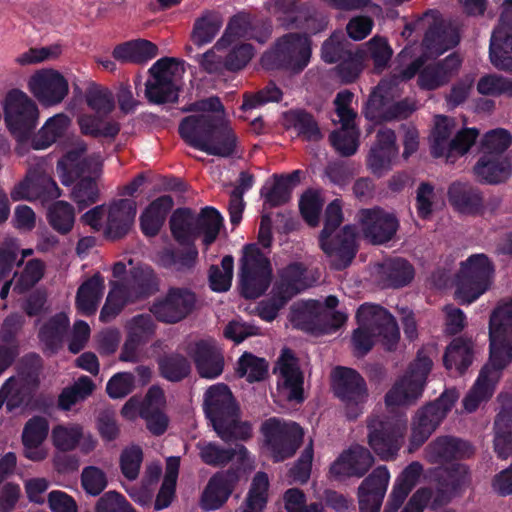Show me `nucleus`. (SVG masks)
I'll return each mask as SVG.
<instances>
[{
	"label": "nucleus",
	"mask_w": 512,
	"mask_h": 512,
	"mask_svg": "<svg viewBox=\"0 0 512 512\" xmlns=\"http://www.w3.org/2000/svg\"><path fill=\"white\" fill-rule=\"evenodd\" d=\"M279 377L278 388L286 393L290 402L302 403L304 396V375L300 369L298 358L289 348H284L278 359Z\"/></svg>",
	"instance_id": "a211bd4d"
},
{
	"label": "nucleus",
	"mask_w": 512,
	"mask_h": 512,
	"mask_svg": "<svg viewBox=\"0 0 512 512\" xmlns=\"http://www.w3.org/2000/svg\"><path fill=\"white\" fill-rule=\"evenodd\" d=\"M286 119L297 135L305 141H318L322 133L313 114L305 109H291L286 113Z\"/></svg>",
	"instance_id": "a18cd8bd"
},
{
	"label": "nucleus",
	"mask_w": 512,
	"mask_h": 512,
	"mask_svg": "<svg viewBox=\"0 0 512 512\" xmlns=\"http://www.w3.org/2000/svg\"><path fill=\"white\" fill-rule=\"evenodd\" d=\"M458 397L456 389H446L435 401L417 411L410 436L411 450L418 449L429 439L451 411Z\"/></svg>",
	"instance_id": "ddd939ff"
},
{
	"label": "nucleus",
	"mask_w": 512,
	"mask_h": 512,
	"mask_svg": "<svg viewBox=\"0 0 512 512\" xmlns=\"http://www.w3.org/2000/svg\"><path fill=\"white\" fill-rule=\"evenodd\" d=\"M453 496L455 494H450L445 486L436 491L430 487H421L412 494L401 512H423L428 505L435 510L449 503Z\"/></svg>",
	"instance_id": "e433bc0d"
},
{
	"label": "nucleus",
	"mask_w": 512,
	"mask_h": 512,
	"mask_svg": "<svg viewBox=\"0 0 512 512\" xmlns=\"http://www.w3.org/2000/svg\"><path fill=\"white\" fill-rule=\"evenodd\" d=\"M473 345L470 340L462 337L455 338L447 346L443 356V364L446 369L453 367L464 374L473 362Z\"/></svg>",
	"instance_id": "ea45409f"
},
{
	"label": "nucleus",
	"mask_w": 512,
	"mask_h": 512,
	"mask_svg": "<svg viewBox=\"0 0 512 512\" xmlns=\"http://www.w3.org/2000/svg\"><path fill=\"white\" fill-rule=\"evenodd\" d=\"M159 375L172 383H178L186 379L191 373V363L181 353H168L157 360Z\"/></svg>",
	"instance_id": "79ce46f5"
},
{
	"label": "nucleus",
	"mask_w": 512,
	"mask_h": 512,
	"mask_svg": "<svg viewBox=\"0 0 512 512\" xmlns=\"http://www.w3.org/2000/svg\"><path fill=\"white\" fill-rule=\"evenodd\" d=\"M49 423L42 416H33L24 425L22 444L24 447L41 446L48 436Z\"/></svg>",
	"instance_id": "774afa93"
},
{
	"label": "nucleus",
	"mask_w": 512,
	"mask_h": 512,
	"mask_svg": "<svg viewBox=\"0 0 512 512\" xmlns=\"http://www.w3.org/2000/svg\"><path fill=\"white\" fill-rule=\"evenodd\" d=\"M169 226L171 235L178 244H195L197 235L195 212L188 207H180L173 211Z\"/></svg>",
	"instance_id": "f704fd0d"
},
{
	"label": "nucleus",
	"mask_w": 512,
	"mask_h": 512,
	"mask_svg": "<svg viewBox=\"0 0 512 512\" xmlns=\"http://www.w3.org/2000/svg\"><path fill=\"white\" fill-rule=\"evenodd\" d=\"M397 153L395 132L388 128L379 129L376 141L367 156V165L373 174L380 176L390 169L391 162Z\"/></svg>",
	"instance_id": "a878e982"
},
{
	"label": "nucleus",
	"mask_w": 512,
	"mask_h": 512,
	"mask_svg": "<svg viewBox=\"0 0 512 512\" xmlns=\"http://www.w3.org/2000/svg\"><path fill=\"white\" fill-rule=\"evenodd\" d=\"M137 213L136 202L132 199H119L109 208L106 235L112 240L125 237L131 230Z\"/></svg>",
	"instance_id": "cd10ccee"
},
{
	"label": "nucleus",
	"mask_w": 512,
	"mask_h": 512,
	"mask_svg": "<svg viewBox=\"0 0 512 512\" xmlns=\"http://www.w3.org/2000/svg\"><path fill=\"white\" fill-rule=\"evenodd\" d=\"M368 444L382 460H393L402 447L406 425L400 419L375 415L368 419Z\"/></svg>",
	"instance_id": "9b49d317"
},
{
	"label": "nucleus",
	"mask_w": 512,
	"mask_h": 512,
	"mask_svg": "<svg viewBox=\"0 0 512 512\" xmlns=\"http://www.w3.org/2000/svg\"><path fill=\"white\" fill-rule=\"evenodd\" d=\"M196 303L197 296L191 289L170 287L163 298L154 301L150 311L158 321L175 324L188 317Z\"/></svg>",
	"instance_id": "2eb2a0df"
},
{
	"label": "nucleus",
	"mask_w": 512,
	"mask_h": 512,
	"mask_svg": "<svg viewBox=\"0 0 512 512\" xmlns=\"http://www.w3.org/2000/svg\"><path fill=\"white\" fill-rule=\"evenodd\" d=\"M28 86L34 97L44 106L62 102L69 91L68 82L64 76L52 69L34 74Z\"/></svg>",
	"instance_id": "f3484780"
},
{
	"label": "nucleus",
	"mask_w": 512,
	"mask_h": 512,
	"mask_svg": "<svg viewBox=\"0 0 512 512\" xmlns=\"http://www.w3.org/2000/svg\"><path fill=\"white\" fill-rule=\"evenodd\" d=\"M240 478V469L231 467L215 473L208 481L201 497L205 511L219 509L230 497Z\"/></svg>",
	"instance_id": "aec40b11"
},
{
	"label": "nucleus",
	"mask_w": 512,
	"mask_h": 512,
	"mask_svg": "<svg viewBox=\"0 0 512 512\" xmlns=\"http://www.w3.org/2000/svg\"><path fill=\"white\" fill-rule=\"evenodd\" d=\"M157 46L149 40L137 39L118 44L112 51V57L120 63L142 64L155 58Z\"/></svg>",
	"instance_id": "72a5a7b5"
},
{
	"label": "nucleus",
	"mask_w": 512,
	"mask_h": 512,
	"mask_svg": "<svg viewBox=\"0 0 512 512\" xmlns=\"http://www.w3.org/2000/svg\"><path fill=\"white\" fill-rule=\"evenodd\" d=\"M44 268V263L41 260H29L16 280L13 291L19 295L28 292L42 279Z\"/></svg>",
	"instance_id": "338daca9"
},
{
	"label": "nucleus",
	"mask_w": 512,
	"mask_h": 512,
	"mask_svg": "<svg viewBox=\"0 0 512 512\" xmlns=\"http://www.w3.org/2000/svg\"><path fill=\"white\" fill-rule=\"evenodd\" d=\"M70 119L67 115L61 113L50 117L42 128L31 138V147L34 150H43L63 137Z\"/></svg>",
	"instance_id": "a19ab883"
},
{
	"label": "nucleus",
	"mask_w": 512,
	"mask_h": 512,
	"mask_svg": "<svg viewBox=\"0 0 512 512\" xmlns=\"http://www.w3.org/2000/svg\"><path fill=\"white\" fill-rule=\"evenodd\" d=\"M269 479L265 472H257L245 499L243 512H262L268 501Z\"/></svg>",
	"instance_id": "5fc2aeb1"
},
{
	"label": "nucleus",
	"mask_w": 512,
	"mask_h": 512,
	"mask_svg": "<svg viewBox=\"0 0 512 512\" xmlns=\"http://www.w3.org/2000/svg\"><path fill=\"white\" fill-rule=\"evenodd\" d=\"M359 327L353 331L351 342L357 356H364L379 338L387 351H394L400 339V330L395 317L384 307L364 303L356 312Z\"/></svg>",
	"instance_id": "20e7f679"
},
{
	"label": "nucleus",
	"mask_w": 512,
	"mask_h": 512,
	"mask_svg": "<svg viewBox=\"0 0 512 512\" xmlns=\"http://www.w3.org/2000/svg\"><path fill=\"white\" fill-rule=\"evenodd\" d=\"M332 388L335 397L344 405L346 417L357 419L363 413L369 396L364 377L353 368L337 366L332 374Z\"/></svg>",
	"instance_id": "9d476101"
},
{
	"label": "nucleus",
	"mask_w": 512,
	"mask_h": 512,
	"mask_svg": "<svg viewBox=\"0 0 512 512\" xmlns=\"http://www.w3.org/2000/svg\"><path fill=\"white\" fill-rule=\"evenodd\" d=\"M104 288V278L99 273L84 281L77 290L75 301L77 309L85 316L94 315Z\"/></svg>",
	"instance_id": "c9c22d12"
},
{
	"label": "nucleus",
	"mask_w": 512,
	"mask_h": 512,
	"mask_svg": "<svg viewBox=\"0 0 512 512\" xmlns=\"http://www.w3.org/2000/svg\"><path fill=\"white\" fill-rule=\"evenodd\" d=\"M195 219L198 237L203 235V244L210 246L217 239L223 225L222 215L216 208L206 206L198 215L195 214Z\"/></svg>",
	"instance_id": "09e8293b"
},
{
	"label": "nucleus",
	"mask_w": 512,
	"mask_h": 512,
	"mask_svg": "<svg viewBox=\"0 0 512 512\" xmlns=\"http://www.w3.org/2000/svg\"><path fill=\"white\" fill-rule=\"evenodd\" d=\"M237 373L247 378L248 382H258L265 379L268 374V363L252 353L245 352L238 360Z\"/></svg>",
	"instance_id": "bf43d9fd"
},
{
	"label": "nucleus",
	"mask_w": 512,
	"mask_h": 512,
	"mask_svg": "<svg viewBox=\"0 0 512 512\" xmlns=\"http://www.w3.org/2000/svg\"><path fill=\"white\" fill-rule=\"evenodd\" d=\"M82 438L80 425H57L52 430V442L54 447L61 452L74 450Z\"/></svg>",
	"instance_id": "0e129e2a"
},
{
	"label": "nucleus",
	"mask_w": 512,
	"mask_h": 512,
	"mask_svg": "<svg viewBox=\"0 0 512 512\" xmlns=\"http://www.w3.org/2000/svg\"><path fill=\"white\" fill-rule=\"evenodd\" d=\"M145 86L146 97L151 103H173L178 99V89L173 79H149Z\"/></svg>",
	"instance_id": "4d7b16f0"
},
{
	"label": "nucleus",
	"mask_w": 512,
	"mask_h": 512,
	"mask_svg": "<svg viewBox=\"0 0 512 512\" xmlns=\"http://www.w3.org/2000/svg\"><path fill=\"white\" fill-rule=\"evenodd\" d=\"M222 22L218 15L206 11L201 17L195 20L192 32V40L195 45L202 46L210 43L218 34Z\"/></svg>",
	"instance_id": "6e6d98bb"
},
{
	"label": "nucleus",
	"mask_w": 512,
	"mask_h": 512,
	"mask_svg": "<svg viewBox=\"0 0 512 512\" xmlns=\"http://www.w3.org/2000/svg\"><path fill=\"white\" fill-rule=\"evenodd\" d=\"M98 198L99 189L95 177H83L73 187L72 199L77 204L79 210H84L96 203Z\"/></svg>",
	"instance_id": "69168bd1"
},
{
	"label": "nucleus",
	"mask_w": 512,
	"mask_h": 512,
	"mask_svg": "<svg viewBox=\"0 0 512 512\" xmlns=\"http://www.w3.org/2000/svg\"><path fill=\"white\" fill-rule=\"evenodd\" d=\"M272 280L270 260L255 244H246L240 260V293L245 299H257L269 288Z\"/></svg>",
	"instance_id": "6e6552de"
},
{
	"label": "nucleus",
	"mask_w": 512,
	"mask_h": 512,
	"mask_svg": "<svg viewBox=\"0 0 512 512\" xmlns=\"http://www.w3.org/2000/svg\"><path fill=\"white\" fill-rule=\"evenodd\" d=\"M447 196L450 205L461 214L478 216L484 213L483 193L469 182H452L448 187Z\"/></svg>",
	"instance_id": "5701e85b"
},
{
	"label": "nucleus",
	"mask_w": 512,
	"mask_h": 512,
	"mask_svg": "<svg viewBox=\"0 0 512 512\" xmlns=\"http://www.w3.org/2000/svg\"><path fill=\"white\" fill-rule=\"evenodd\" d=\"M302 175V170H294L289 174H273V184L270 187L263 186L260 190L264 207L274 208L288 203L293 189L300 184Z\"/></svg>",
	"instance_id": "c85d7f7f"
},
{
	"label": "nucleus",
	"mask_w": 512,
	"mask_h": 512,
	"mask_svg": "<svg viewBox=\"0 0 512 512\" xmlns=\"http://www.w3.org/2000/svg\"><path fill=\"white\" fill-rule=\"evenodd\" d=\"M382 274L387 287L400 288L414 278V267L403 258H392L382 265Z\"/></svg>",
	"instance_id": "49530a36"
},
{
	"label": "nucleus",
	"mask_w": 512,
	"mask_h": 512,
	"mask_svg": "<svg viewBox=\"0 0 512 512\" xmlns=\"http://www.w3.org/2000/svg\"><path fill=\"white\" fill-rule=\"evenodd\" d=\"M178 133L187 145L208 155L229 158L236 153L237 136L220 116H187L180 121Z\"/></svg>",
	"instance_id": "f03ea898"
},
{
	"label": "nucleus",
	"mask_w": 512,
	"mask_h": 512,
	"mask_svg": "<svg viewBox=\"0 0 512 512\" xmlns=\"http://www.w3.org/2000/svg\"><path fill=\"white\" fill-rule=\"evenodd\" d=\"M374 463L371 452L360 445L343 451L331 464L329 472L335 479L364 476Z\"/></svg>",
	"instance_id": "412c9836"
},
{
	"label": "nucleus",
	"mask_w": 512,
	"mask_h": 512,
	"mask_svg": "<svg viewBox=\"0 0 512 512\" xmlns=\"http://www.w3.org/2000/svg\"><path fill=\"white\" fill-rule=\"evenodd\" d=\"M119 285L130 296L131 302L144 300L159 291V278L148 265H139L131 268Z\"/></svg>",
	"instance_id": "4be33fe9"
},
{
	"label": "nucleus",
	"mask_w": 512,
	"mask_h": 512,
	"mask_svg": "<svg viewBox=\"0 0 512 512\" xmlns=\"http://www.w3.org/2000/svg\"><path fill=\"white\" fill-rule=\"evenodd\" d=\"M111 289L106 297V301L100 311L99 320L103 323H109L115 319L130 301V296L119 285V282L111 281Z\"/></svg>",
	"instance_id": "864d4df0"
},
{
	"label": "nucleus",
	"mask_w": 512,
	"mask_h": 512,
	"mask_svg": "<svg viewBox=\"0 0 512 512\" xmlns=\"http://www.w3.org/2000/svg\"><path fill=\"white\" fill-rule=\"evenodd\" d=\"M68 329L69 318L64 313H57L41 326L38 337L46 350L56 353L62 347Z\"/></svg>",
	"instance_id": "58836bf2"
},
{
	"label": "nucleus",
	"mask_w": 512,
	"mask_h": 512,
	"mask_svg": "<svg viewBox=\"0 0 512 512\" xmlns=\"http://www.w3.org/2000/svg\"><path fill=\"white\" fill-rule=\"evenodd\" d=\"M473 173L479 183L496 185L510 178L512 165L508 157L482 154L473 167Z\"/></svg>",
	"instance_id": "c756f323"
},
{
	"label": "nucleus",
	"mask_w": 512,
	"mask_h": 512,
	"mask_svg": "<svg viewBox=\"0 0 512 512\" xmlns=\"http://www.w3.org/2000/svg\"><path fill=\"white\" fill-rule=\"evenodd\" d=\"M101 166L99 156L90 155L82 158L81 161L72 164L64 170H61L58 172V175L63 185L70 186L83 177H96L101 171Z\"/></svg>",
	"instance_id": "8fccbe9b"
},
{
	"label": "nucleus",
	"mask_w": 512,
	"mask_h": 512,
	"mask_svg": "<svg viewBox=\"0 0 512 512\" xmlns=\"http://www.w3.org/2000/svg\"><path fill=\"white\" fill-rule=\"evenodd\" d=\"M203 408L214 431L224 442L247 441L252 437V425L249 421H241L239 405L226 384L218 383L207 389Z\"/></svg>",
	"instance_id": "7ed1b4c3"
},
{
	"label": "nucleus",
	"mask_w": 512,
	"mask_h": 512,
	"mask_svg": "<svg viewBox=\"0 0 512 512\" xmlns=\"http://www.w3.org/2000/svg\"><path fill=\"white\" fill-rule=\"evenodd\" d=\"M389 479L387 467L378 466L362 481L357 493L360 512H380Z\"/></svg>",
	"instance_id": "6ab92c4d"
},
{
	"label": "nucleus",
	"mask_w": 512,
	"mask_h": 512,
	"mask_svg": "<svg viewBox=\"0 0 512 512\" xmlns=\"http://www.w3.org/2000/svg\"><path fill=\"white\" fill-rule=\"evenodd\" d=\"M4 120L11 135L18 143H26L33 135L39 120L36 103L24 92H8L4 106Z\"/></svg>",
	"instance_id": "1a4fd4ad"
},
{
	"label": "nucleus",
	"mask_w": 512,
	"mask_h": 512,
	"mask_svg": "<svg viewBox=\"0 0 512 512\" xmlns=\"http://www.w3.org/2000/svg\"><path fill=\"white\" fill-rule=\"evenodd\" d=\"M47 219L50 226L61 235L68 234L75 222L74 207L66 201H56L48 209Z\"/></svg>",
	"instance_id": "603ef678"
},
{
	"label": "nucleus",
	"mask_w": 512,
	"mask_h": 512,
	"mask_svg": "<svg viewBox=\"0 0 512 512\" xmlns=\"http://www.w3.org/2000/svg\"><path fill=\"white\" fill-rule=\"evenodd\" d=\"M312 41L305 33L289 32L277 38L261 57L263 68L299 75L309 65Z\"/></svg>",
	"instance_id": "423d86ee"
},
{
	"label": "nucleus",
	"mask_w": 512,
	"mask_h": 512,
	"mask_svg": "<svg viewBox=\"0 0 512 512\" xmlns=\"http://www.w3.org/2000/svg\"><path fill=\"white\" fill-rule=\"evenodd\" d=\"M191 357L201 378L215 379L224 370V356L221 350L210 341H197L192 349Z\"/></svg>",
	"instance_id": "393cba45"
},
{
	"label": "nucleus",
	"mask_w": 512,
	"mask_h": 512,
	"mask_svg": "<svg viewBox=\"0 0 512 512\" xmlns=\"http://www.w3.org/2000/svg\"><path fill=\"white\" fill-rule=\"evenodd\" d=\"M282 97V90L271 81L256 93H245L243 95V102L240 108L246 112L270 102L277 103L282 100Z\"/></svg>",
	"instance_id": "e2e57ef3"
},
{
	"label": "nucleus",
	"mask_w": 512,
	"mask_h": 512,
	"mask_svg": "<svg viewBox=\"0 0 512 512\" xmlns=\"http://www.w3.org/2000/svg\"><path fill=\"white\" fill-rule=\"evenodd\" d=\"M458 32L444 22H434L426 31L422 45L428 57L436 58L458 45Z\"/></svg>",
	"instance_id": "7c9ffc66"
},
{
	"label": "nucleus",
	"mask_w": 512,
	"mask_h": 512,
	"mask_svg": "<svg viewBox=\"0 0 512 512\" xmlns=\"http://www.w3.org/2000/svg\"><path fill=\"white\" fill-rule=\"evenodd\" d=\"M462 60L457 53H451L443 60L425 65L419 73L418 86L432 91L447 84L459 71Z\"/></svg>",
	"instance_id": "b1692460"
},
{
	"label": "nucleus",
	"mask_w": 512,
	"mask_h": 512,
	"mask_svg": "<svg viewBox=\"0 0 512 512\" xmlns=\"http://www.w3.org/2000/svg\"><path fill=\"white\" fill-rule=\"evenodd\" d=\"M274 8L286 16V27L302 29L313 18V13L307 3L300 0H273Z\"/></svg>",
	"instance_id": "de8ad7c7"
},
{
	"label": "nucleus",
	"mask_w": 512,
	"mask_h": 512,
	"mask_svg": "<svg viewBox=\"0 0 512 512\" xmlns=\"http://www.w3.org/2000/svg\"><path fill=\"white\" fill-rule=\"evenodd\" d=\"M261 432L273 462L293 457L303 441L304 432L296 422L272 417L263 422Z\"/></svg>",
	"instance_id": "4468645a"
},
{
	"label": "nucleus",
	"mask_w": 512,
	"mask_h": 512,
	"mask_svg": "<svg viewBox=\"0 0 512 512\" xmlns=\"http://www.w3.org/2000/svg\"><path fill=\"white\" fill-rule=\"evenodd\" d=\"M220 269L217 265L209 268V286L214 292H226L230 289L233 279L234 258L225 255L221 260Z\"/></svg>",
	"instance_id": "052dcab7"
},
{
	"label": "nucleus",
	"mask_w": 512,
	"mask_h": 512,
	"mask_svg": "<svg viewBox=\"0 0 512 512\" xmlns=\"http://www.w3.org/2000/svg\"><path fill=\"white\" fill-rule=\"evenodd\" d=\"M427 448L435 463L468 458L473 453L472 446L467 441L452 436L437 437Z\"/></svg>",
	"instance_id": "473e14b6"
},
{
	"label": "nucleus",
	"mask_w": 512,
	"mask_h": 512,
	"mask_svg": "<svg viewBox=\"0 0 512 512\" xmlns=\"http://www.w3.org/2000/svg\"><path fill=\"white\" fill-rule=\"evenodd\" d=\"M355 51L351 43L342 34H332L324 41L321 48V57L325 63H339L350 57Z\"/></svg>",
	"instance_id": "13d9d810"
},
{
	"label": "nucleus",
	"mask_w": 512,
	"mask_h": 512,
	"mask_svg": "<svg viewBox=\"0 0 512 512\" xmlns=\"http://www.w3.org/2000/svg\"><path fill=\"white\" fill-rule=\"evenodd\" d=\"M489 57L496 68L512 72V33L503 31L492 33Z\"/></svg>",
	"instance_id": "c03bdc74"
},
{
	"label": "nucleus",
	"mask_w": 512,
	"mask_h": 512,
	"mask_svg": "<svg viewBox=\"0 0 512 512\" xmlns=\"http://www.w3.org/2000/svg\"><path fill=\"white\" fill-rule=\"evenodd\" d=\"M251 29L249 16L238 14L231 18L222 37L215 43L217 51L226 49L236 42L237 39L248 35Z\"/></svg>",
	"instance_id": "680f3d73"
},
{
	"label": "nucleus",
	"mask_w": 512,
	"mask_h": 512,
	"mask_svg": "<svg viewBox=\"0 0 512 512\" xmlns=\"http://www.w3.org/2000/svg\"><path fill=\"white\" fill-rule=\"evenodd\" d=\"M95 389V384L88 376H80L73 385L62 390L58 397V406L62 410L68 411L79 401L89 397Z\"/></svg>",
	"instance_id": "3c124183"
},
{
	"label": "nucleus",
	"mask_w": 512,
	"mask_h": 512,
	"mask_svg": "<svg viewBox=\"0 0 512 512\" xmlns=\"http://www.w3.org/2000/svg\"><path fill=\"white\" fill-rule=\"evenodd\" d=\"M495 268L483 253L473 254L461 263L455 295L461 304H471L491 286Z\"/></svg>",
	"instance_id": "0eeeda50"
},
{
	"label": "nucleus",
	"mask_w": 512,
	"mask_h": 512,
	"mask_svg": "<svg viewBox=\"0 0 512 512\" xmlns=\"http://www.w3.org/2000/svg\"><path fill=\"white\" fill-rule=\"evenodd\" d=\"M248 450L242 444H236L235 448H224L214 442H209L200 450L202 461L213 467H222L228 464L235 456L238 462L243 465L248 458Z\"/></svg>",
	"instance_id": "4c0bfd02"
},
{
	"label": "nucleus",
	"mask_w": 512,
	"mask_h": 512,
	"mask_svg": "<svg viewBox=\"0 0 512 512\" xmlns=\"http://www.w3.org/2000/svg\"><path fill=\"white\" fill-rule=\"evenodd\" d=\"M182 249H165L160 254V262L167 269L174 268L179 272H186L194 268L198 249L195 244H179Z\"/></svg>",
	"instance_id": "37998d69"
},
{
	"label": "nucleus",
	"mask_w": 512,
	"mask_h": 512,
	"mask_svg": "<svg viewBox=\"0 0 512 512\" xmlns=\"http://www.w3.org/2000/svg\"><path fill=\"white\" fill-rule=\"evenodd\" d=\"M306 274L307 268L301 262H292L279 271V279L272 291L279 295L280 305H285L309 287Z\"/></svg>",
	"instance_id": "bb28decb"
},
{
	"label": "nucleus",
	"mask_w": 512,
	"mask_h": 512,
	"mask_svg": "<svg viewBox=\"0 0 512 512\" xmlns=\"http://www.w3.org/2000/svg\"><path fill=\"white\" fill-rule=\"evenodd\" d=\"M342 221L341 205L338 200H334L325 211L324 227L319 235V246L331 259V266L337 271L346 269L357 253L355 231L349 225L338 230Z\"/></svg>",
	"instance_id": "39448f33"
},
{
	"label": "nucleus",
	"mask_w": 512,
	"mask_h": 512,
	"mask_svg": "<svg viewBox=\"0 0 512 512\" xmlns=\"http://www.w3.org/2000/svg\"><path fill=\"white\" fill-rule=\"evenodd\" d=\"M363 235L372 244H383L390 241L396 234L399 221L395 215L380 207L361 209L357 213Z\"/></svg>",
	"instance_id": "dca6fc26"
},
{
	"label": "nucleus",
	"mask_w": 512,
	"mask_h": 512,
	"mask_svg": "<svg viewBox=\"0 0 512 512\" xmlns=\"http://www.w3.org/2000/svg\"><path fill=\"white\" fill-rule=\"evenodd\" d=\"M173 206L174 200L170 195H162L154 199L139 217L142 233L147 237L157 236Z\"/></svg>",
	"instance_id": "2f4dec72"
},
{
	"label": "nucleus",
	"mask_w": 512,
	"mask_h": 512,
	"mask_svg": "<svg viewBox=\"0 0 512 512\" xmlns=\"http://www.w3.org/2000/svg\"><path fill=\"white\" fill-rule=\"evenodd\" d=\"M512 363V300L497 306L489 320V359L463 399L464 409L472 413L489 400L502 372Z\"/></svg>",
	"instance_id": "f257e3e1"
},
{
	"label": "nucleus",
	"mask_w": 512,
	"mask_h": 512,
	"mask_svg": "<svg viewBox=\"0 0 512 512\" xmlns=\"http://www.w3.org/2000/svg\"><path fill=\"white\" fill-rule=\"evenodd\" d=\"M433 362L422 350L410 363L405 375L385 395V403L390 406L408 405L422 396L427 377Z\"/></svg>",
	"instance_id": "f8f14e48"
}]
</instances>
